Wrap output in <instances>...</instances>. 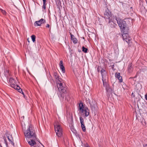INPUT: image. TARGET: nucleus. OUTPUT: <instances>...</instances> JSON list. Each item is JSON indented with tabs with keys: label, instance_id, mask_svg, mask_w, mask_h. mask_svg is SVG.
Instances as JSON below:
<instances>
[{
	"label": "nucleus",
	"instance_id": "nucleus-1",
	"mask_svg": "<svg viewBox=\"0 0 147 147\" xmlns=\"http://www.w3.org/2000/svg\"><path fill=\"white\" fill-rule=\"evenodd\" d=\"M25 136L28 138H36L34 128L32 125L29 126V127L24 132Z\"/></svg>",
	"mask_w": 147,
	"mask_h": 147
},
{
	"label": "nucleus",
	"instance_id": "nucleus-2",
	"mask_svg": "<svg viewBox=\"0 0 147 147\" xmlns=\"http://www.w3.org/2000/svg\"><path fill=\"white\" fill-rule=\"evenodd\" d=\"M9 82L10 84V85L11 87L17 90L20 93H22L24 96V93L22 92V89L20 88L19 86L17 85H16V82L12 78H10L9 79Z\"/></svg>",
	"mask_w": 147,
	"mask_h": 147
},
{
	"label": "nucleus",
	"instance_id": "nucleus-3",
	"mask_svg": "<svg viewBox=\"0 0 147 147\" xmlns=\"http://www.w3.org/2000/svg\"><path fill=\"white\" fill-rule=\"evenodd\" d=\"M55 131L58 137H61L62 135V128L57 122H55L54 124Z\"/></svg>",
	"mask_w": 147,
	"mask_h": 147
},
{
	"label": "nucleus",
	"instance_id": "nucleus-4",
	"mask_svg": "<svg viewBox=\"0 0 147 147\" xmlns=\"http://www.w3.org/2000/svg\"><path fill=\"white\" fill-rule=\"evenodd\" d=\"M118 25L120 28H125L126 26V23L125 21L121 20L120 18L115 17Z\"/></svg>",
	"mask_w": 147,
	"mask_h": 147
},
{
	"label": "nucleus",
	"instance_id": "nucleus-5",
	"mask_svg": "<svg viewBox=\"0 0 147 147\" xmlns=\"http://www.w3.org/2000/svg\"><path fill=\"white\" fill-rule=\"evenodd\" d=\"M46 23V20L45 19L41 18L39 20L35 21L34 23V24L35 26H42Z\"/></svg>",
	"mask_w": 147,
	"mask_h": 147
},
{
	"label": "nucleus",
	"instance_id": "nucleus-6",
	"mask_svg": "<svg viewBox=\"0 0 147 147\" xmlns=\"http://www.w3.org/2000/svg\"><path fill=\"white\" fill-rule=\"evenodd\" d=\"M122 36L123 40H125L128 44L129 45H131V39L129 35H125L124 34H122Z\"/></svg>",
	"mask_w": 147,
	"mask_h": 147
},
{
	"label": "nucleus",
	"instance_id": "nucleus-7",
	"mask_svg": "<svg viewBox=\"0 0 147 147\" xmlns=\"http://www.w3.org/2000/svg\"><path fill=\"white\" fill-rule=\"evenodd\" d=\"M105 17L106 18L108 19L109 20V22H110V18L112 16V14L111 12L108 9H107L105 11Z\"/></svg>",
	"mask_w": 147,
	"mask_h": 147
},
{
	"label": "nucleus",
	"instance_id": "nucleus-8",
	"mask_svg": "<svg viewBox=\"0 0 147 147\" xmlns=\"http://www.w3.org/2000/svg\"><path fill=\"white\" fill-rule=\"evenodd\" d=\"M80 119L82 129L83 131L85 132L86 131V128L84 125V120L82 117H80Z\"/></svg>",
	"mask_w": 147,
	"mask_h": 147
},
{
	"label": "nucleus",
	"instance_id": "nucleus-9",
	"mask_svg": "<svg viewBox=\"0 0 147 147\" xmlns=\"http://www.w3.org/2000/svg\"><path fill=\"white\" fill-rule=\"evenodd\" d=\"M71 30H70L69 32V33L70 35L71 39V40L72 41L73 43L74 44L77 43L78 42L77 39L75 37L74 35L72 34L71 32H70Z\"/></svg>",
	"mask_w": 147,
	"mask_h": 147
},
{
	"label": "nucleus",
	"instance_id": "nucleus-10",
	"mask_svg": "<svg viewBox=\"0 0 147 147\" xmlns=\"http://www.w3.org/2000/svg\"><path fill=\"white\" fill-rule=\"evenodd\" d=\"M53 76L55 79V81L56 82H57L58 81L62 82V79L59 78V75L57 73L54 72L53 74Z\"/></svg>",
	"mask_w": 147,
	"mask_h": 147
},
{
	"label": "nucleus",
	"instance_id": "nucleus-11",
	"mask_svg": "<svg viewBox=\"0 0 147 147\" xmlns=\"http://www.w3.org/2000/svg\"><path fill=\"white\" fill-rule=\"evenodd\" d=\"M121 30L123 34H124L125 35H128L129 29L128 28H121Z\"/></svg>",
	"mask_w": 147,
	"mask_h": 147
},
{
	"label": "nucleus",
	"instance_id": "nucleus-12",
	"mask_svg": "<svg viewBox=\"0 0 147 147\" xmlns=\"http://www.w3.org/2000/svg\"><path fill=\"white\" fill-rule=\"evenodd\" d=\"M59 67L60 69H61L63 72V73H64L65 72V69L63 65L62 61H60L59 63Z\"/></svg>",
	"mask_w": 147,
	"mask_h": 147
},
{
	"label": "nucleus",
	"instance_id": "nucleus-13",
	"mask_svg": "<svg viewBox=\"0 0 147 147\" xmlns=\"http://www.w3.org/2000/svg\"><path fill=\"white\" fill-rule=\"evenodd\" d=\"M82 113H84V114H85V117H87L89 115V110L87 107H84V112Z\"/></svg>",
	"mask_w": 147,
	"mask_h": 147
},
{
	"label": "nucleus",
	"instance_id": "nucleus-14",
	"mask_svg": "<svg viewBox=\"0 0 147 147\" xmlns=\"http://www.w3.org/2000/svg\"><path fill=\"white\" fill-rule=\"evenodd\" d=\"M101 74L102 79H105L106 76V72L105 70L103 69H102L101 70Z\"/></svg>",
	"mask_w": 147,
	"mask_h": 147
},
{
	"label": "nucleus",
	"instance_id": "nucleus-15",
	"mask_svg": "<svg viewBox=\"0 0 147 147\" xmlns=\"http://www.w3.org/2000/svg\"><path fill=\"white\" fill-rule=\"evenodd\" d=\"M61 82L58 81L57 82V83L58 88H60L61 90H63V84Z\"/></svg>",
	"mask_w": 147,
	"mask_h": 147
},
{
	"label": "nucleus",
	"instance_id": "nucleus-16",
	"mask_svg": "<svg viewBox=\"0 0 147 147\" xmlns=\"http://www.w3.org/2000/svg\"><path fill=\"white\" fill-rule=\"evenodd\" d=\"M84 108L82 103H80L79 104V109L81 112H84Z\"/></svg>",
	"mask_w": 147,
	"mask_h": 147
},
{
	"label": "nucleus",
	"instance_id": "nucleus-17",
	"mask_svg": "<svg viewBox=\"0 0 147 147\" xmlns=\"http://www.w3.org/2000/svg\"><path fill=\"white\" fill-rule=\"evenodd\" d=\"M141 122L143 125L146 126L147 125V121H146L144 119L142 118L141 119Z\"/></svg>",
	"mask_w": 147,
	"mask_h": 147
},
{
	"label": "nucleus",
	"instance_id": "nucleus-18",
	"mask_svg": "<svg viewBox=\"0 0 147 147\" xmlns=\"http://www.w3.org/2000/svg\"><path fill=\"white\" fill-rule=\"evenodd\" d=\"M28 143L31 146H33L36 144V142L33 139L31 140L30 141H29Z\"/></svg>",
	"mask_w": 147,
	"mask_h": 147
},
{
	"label": "nucleus",
	"instance_id": "nucleus-19",
	"mask_svg": "<svg viewBox=\"0 0 147 147\" xmlns=\"http://www.w3.org/2000/svg\"><path fill=\"white\" fill-rule=\"evenodd\" d=\"M102 80L103 81V85L105 87L107 86H109L108 84L105 81V79H102Z\"/></svg>",
	"mask_w": 147,
	"mask_h": 147
},
{
	"label": "nucleus",
	"instance_id": "nucleus-20",
	"mask_svg": "<svg viewBox=\"0 0 147 147\" xmlns=\"http://www.w3.org/2000/svg\"><path fill=\"white\" fill-rule=\"evenodd\" d=\"M128 71L129 73L131 72L132 71V67L131 64L129 65L128 68Z\"/></svg>",
	"mask_w": 147,
	"mask_h": 147
},
{
	"label": "nucleus",
	"instance_id": "nucleus-21",
	"mask_svg": "<svg viewBox=\"0 0 147 147\" xmlns=\"http://www.w3.org/2000/svg\"><path fill=\"white\" fill-rule=\"evenodd\" d=\"M9 75V70L7 69L5 70V76H7Z\"/></svg>",
	"mask_w": 147,
	"mask_h": 147
},
{
	"label": "nucleus",
	"instance_id": "nucleus-22",
	"mask_svg": "<svg viewBox=\"0 0 147 147\" xmlns=\"http://www.w3.org/2000/svg\"><path fill=\"white\" fill-rule=\"evenodd\" d=\"M31 39L33 42L35 41L36 36L35 35H32L31 36Z\"/></svg>",
	"mask_w": 147,
	"mask_h": 147
},
{
	"label": "nucleus",
	"instance_id": "nucleus-23",
	"mask_svg": "<svg viewBox=\"0 0 147 147\" xmlns=\"http://www.w3.org/2000/svg\"><path fill=\"white\" fill-rule=\"evenodd\" d=\"M82 51L85 53L87 52L88 49L86 48H85L83 46L82 47Z\"/></svg>",
	"mask_w": 147,
	"mask_h": 147
},
{
	"label": "nucleus",
	"instance_id": "nucleus-24",
	"mask_svg": "<svg viewBox=\"0 0 147 147\" xmlns=\"http://www.w3.org/2000/svg\"><path fill=\"white\" fill-rule=\"evenodd\" d=\"M115 75L116 78H118L120 76V74L119 73L116 72L115 73Z\"/></svg>",
	"mask_w": 147,
	"mask_h": 147
},
{
	"label": "nucleus",
	"instance_id": "nucleus-25",
	"mask_svg": "<svg viewBox=\"0 0 147 147\" xmlns=\"http://www.w3.org/2000/svg\"><path fill=\"white\" fill-rule=\"evenodd\" d=\"M7 138L9 141H11L13 139L11 136H8Z\"/></svg>",
	"mask_w": 147,
	"mask_h": 147
},
{
	"label": "nucleus",
	"instance_id": "nucleus-26",
	"mask_svg": "<svg viewBox=\"0 0 147 147\" xmlns=\"http://www.w3.org/2000/svg\"><path fill=\"white\" fill-rule=\"evenodd\" d=\"M117 78L119 79V82H122V77L121 76L119 77L118 78Z\"/></svg>",
	"mask_w": 147,
	"mask_h": 147
},
{
	"label": "nucleus",
	"instance_id": "nucleus-27",
	"mask_svg": "<svg viewBox=\"0 0 147 147\" xmlns=\"http://www.w3.org/2000/svg\"><path fill=\"white\" fill-rule=\"evenodd\" d=\"M1 11L2 12V13L4 15H5L6 13V11L4 10H3L2 9H0Z\"/></svg>",
	"mask_w": 147,
	"mask_h": 147
},
{
	"label": "nucleus",
	"instance_id": "nucleus-28",
	"mask_svg": "<svg viewBox=\"0 0 147 147\" xmlns=\"http://www.w3.org/2000/svg\"><path fill=\"white\" fill-rule=\"evenodd\" d=\"M106 90V91L108 92L109 91L110 88L109 86H107L105 87Z\"/></svg>",
	"mask_w": 147,
	"mask_h": 147
},
{
	"label": "nucleus",
	"instance_id": "nucleus-29",
	"mask_svg": "<svg viewBox=\"0 0 147 147\" xmlns=\"http://www.w3.org/2000/svg\"><path fill=\"white\" fill-rule=\"evenodd\" d=\"M75 74L77 77H79L80 76V74H78V73H75Z\"/></svg>",
	"mask_w": 147,
	"mask_h": 147
},
{
	"label": "nucleus",
	"instance_id": "nucleus-30",
	"mask_svg": "<svg viewBox=\"0 0 147 147\" xmlns=\"http://www.w3.org/2000/svg\"><path fill=\"white\" fill-rule=\"evenodd\" d=\"M90 107L91 108V109L92 110H94L95 109V107H94L92 105L90 104Z\"/></svg>",
	"mask_w": 147,
	"mask_h": 147
},
{
	"label": "nucleus",
	"instance_id": "nucleus-31",
	"mask_svg": "<svg viewBox=\"0 0 147 147\" xmlns=\"http://www.w3.org/2000/svg\"><path fill=\"white\" fill-rule=\"evenodd\" d=\"M43 8L44 9H46V4L45 3H43Z\"/></svg>",
	"mask_w": 147,
	"mask_h": 147
},
{
	"label": "nucleus",
	"instance_id": "nucleus-32",
	"mask_svg": "<svg viewBox=\"0 0 147 147\" xmlns=\"http://www.w3.org/2000/svg\"><path fill=\"white\" fill-rule=\"evenodd\" d=\"M13 140H12V141H10V143H11V144L12 145H13V146H14V142H13Z\"/></svg>",
	"mask_w": 147,
	"mask_h": 147
},
{
	"label": "nucleus",
	"instance_id": "nucleus-33",
	"mask_svg": "<svg viewBox=\"0 0 147 147\" xmlns=\"http://www.w3.org/2000/svg\"><path fill=\"white\" fill-rule=\"evenodd\" d=\"M50 26H49V24H46V27H47H47H49Z\"/></svg>",
	"mask_w": 147,
	"mask_h": 147
},
{
	"label": "nucleus",
	"instance_id": "nucleus-34",
	"mask_svg": "<svg viewBox=\"0 0 147 147\" xmlns=\"http://www.w3.org/2000/svg\"><path fill=\"white\" fill-rule=\"evenodd\" d=\"M145 98L146 100H147V94H146L145 96Z\"/></svg>",
	"mask_w": 147,
	"mask_h": 147
},
{
	"label": "nucleus",
	"instance_id": "nucleus-35",
	"mask_svg": "<svg viewBox=\"0 0 147 147\" xmlns=\"http://www.w3.org/2000/svg\"><path fill=\"white\" fill-rule=\"evenodd\" d=\"M43 1V3H45L46 1V0H42Z\"/></svg>",
	"mask_w": 147,
	"mask_h": 147
},
{
	"label": "nucleus",
	"instance_id": "nucleus-36",
	"mask_svg": "<svg viewBox=\"0 0 147 147\" xmlns=\"http://www.w3.org/2000/svg\"><path fill=\"white\" fill-rule=\"evenodd\" d=\"M132 96H133L134 97H135V95H134V94H133V93H132Z\"/></svg>",
	"mask_w": 147,
	"mask_h": 147
},
{
	"label": "nucleus",
	"instance_id": "nucleus-37",
	"mask_svg": "<svg viewBox=\"0 0 147 147\" xmlns=\"http://www.w3.org/2000/svg\"><path fill=\"white\" fill-rule=\"evenodd\" d=\"M144 147H147V144L146 145L144 146Z\"/></svg>",
	"mask_w": 147,
	"mask_h": 147
},
{
	"label": "nucleus",
	"instance_id": "nucleus-38",
	"mask_svg": "<svg viewBox=\"0 0 147 147\" xmlns=\"http://www.w3.org/2000/svg\"><path fill=\"white\" fill-rule=\"evenodd\" d=\"M86 147H90L89 146H86Z\"/></svg>",
	"mask_w": 147,
	"mask_h": 147
},
{
	"label": "nucleus",
	"instance_id": "nucleus-39",
	"mask_svg": "<svg viewBox=\"0 0 147 147\" xmlns=\"http://www.w3.org/2000/svg\"><path fill=\"white\" fill-rule=\"evenodd\" d=\"M98 69H99V68H98V72L99 71V70H98Z\"/></svg>",
	"mask_w": 147,
	"mask_h": 147
}]
</instances>
